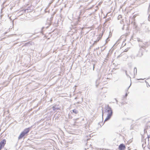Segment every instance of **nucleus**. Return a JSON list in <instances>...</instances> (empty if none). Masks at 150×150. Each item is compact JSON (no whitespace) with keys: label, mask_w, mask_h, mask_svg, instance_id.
Returning <instances> with one entry per match:
<instances>
[{"label":"nucleus","mask_w":150,"mask_h":150,"mask_svg":"<svg viewBox=\"0 0 150 150\" xmlns=\"http://www.w3.org/2000/svg\"><path fill=\"white\" fill-rule=\"evenodd\" d=\"M105 114L106 115V117L104 121H107L110 118L112 115V111L111 109L110 108H108L105 112Z\"/></svg>","instance_id":"obj_1"},{"label":"nucleus","mask_w":150,"mask_h":150,"mask_svg":"<svg viewBox=\"0 0 150 150\" xmlns=\"http://www.w3.org/2000/svg\"><path fill=\"white\" fill-rule=\"evenodd\" d=\"M30 128L29 127L25 129H24L20 134L18 137V139H20L22 138L25 135L27 134L30 130Z\"/></svg>","instance_id":"obj_2"},{"label":"nucleus","mask_w":150,"mask_h":150,"mask_svg":"<svg viewBox=\"0 0 150 150\" xmlns=\"http://www.w3.org/2000/svg\"><path fill=\"white\" fill-rule=\"evenodd\" d=\"M6 140L5 139H4L0 142V150H1L4 147L6 144Z\"/></svg>","instance_id":"obj_3"},{"label":"nucleus","mask_w":150,"mask_h":150,"mask_svg":"<svg viewBox=\"0 0 150 150\" xmlns=\"http://www.w3.org/2000/svg\"><path fill=\"white\" fill-rule=\"evenodd\" d=\"M125 146L123 144H120L118 147L119 150H125Z\"/></svg>","instance_id":"obj_4"},{"label":"nucleus","mask_w":150,"mask_h":150,"mask_svg":"<svg viewBox=\"0 0 150 150\" xmlns=\"http://www.w3.org/2000/svg\"><path fill=\"white\" fill-rule=\"evenodd\" d=\"M87 145L85 146V149L84 150H91L92 147L91 146H90L89 148H88Z\"/></svg>","instance_id":"obj_5"},{"label":"nucleus","mask_w":150,"mask_h":150,"mask_svg":"<svg viewBox=\"0 0 150 150\" xmlns=\"http://www.w3.org/2000/svg\"><path fill=\"white\" fill-rule=\"evenodd\" d=\"M102 38V36H101L100 35H99L98 38V40H97V41L98 42V41L99 40H100L101 38Z\"/></svg>","instance_id":"obj_6"},{"label":"nucleus","mask_w":150,"mask_h":150,"mask_svg":"<svg viewBox=\"0 0 150 150\" xmlns=\"http://www.w3.org/2000/svg\"><path fill=\"white\" fill-rule=\"evenodd\" d=\"M73 112L75 114H77L78 112V111L75 109L73 110Z\"/></svg>","instance_id":"obj_7"},{"label":"nucleus","mask_w":150,"mask_h":150,"mask_svg":"<svg viewBox=\"0 0 150 150\" xmlns=\"http://www.w3.org/2000/svg\"><path fill=\"white\" fill-rule=\"evenodd\" d=\"M148 21H150V14L148 16Z\"/></svg>","instance_id":"obj_8"},{"label":"nucleus","mask_w":150,"mask_h":150,"mask_svg":"<svg viewBox=\"0 0 150 150\" xmlns=\"http://www.w3.org/2000/svg\"><path fill=\"white\" fill-rule=\"evenodd\" d=\"M128 150H130V149H129V147H128Z\"/></svg>","instance_id":"obj_9"},{"label":"nucleus","mask_w":150,"mask_h":150,"mask_svg":"<svg viewBox=\"0 0 150 150\" xmlns=\"http://www.w3.org/2000/svg\"><path fill=\"white\" fill-rule=\"evenodd\" d=\"M136 70V71H137V69L136 68H134V70Z\"/></svg>","instance_id":"obj_10"},{"label":"nucleus","mask_w":150,"mask_h":150,"mask_svg":"<svg viewBox=\"0 0 150 150\" xmlns=\"http://www.w3.org/2000/svg\"><path fill=\"white\" fill-rule=\"evenodd\" d=\"M147 86H148V85L149 86H150L149 85V84H148V85L147 84Z\"/></svg>","instance_id":"obj_11"}]
</instances>
